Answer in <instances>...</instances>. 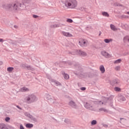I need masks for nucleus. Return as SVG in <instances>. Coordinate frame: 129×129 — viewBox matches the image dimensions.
I'll return each mask as SVG.
<instances>
[{"mask_svg": "<svg viewBox=\"0 0 129 129\" xmlns=\"http://www.w3.org/2000/svg\"><path fill=\"white\" fill-rule=\"evenodd\" d=\"M100 111H104V112H107V109L101 108L99 109Z\"/></svg>", "mask_w": 129, "mask_h": 129, "instance_id": "17", "label": "nucleus"}, {"mask_svg": "<svg viewBox=\"0 0 129 129\" xmlns=\"http://www.w3.org/2000/svg\"><path fill=\"white\" fill-rule=\"evenodd\" d=\"M124 41H127L128 42H129V37L128 36H125L124 38Z\"/></svg>", "mask_w": 129, "mask_h": 129, "instance_id": "24", "label": "nucleus"}, {"mask_svg": "<svg viewBox=\"0 0 129 129\" xmlns=\"http://www.w3.org/2000/svg\"><path fill=\"white\" fill-rule=\"evenodd\" d=\"M69 105L71 106H75V103H74L73 101H71L69 103Z\"/></svg>", "mask_w": 129, "mask_h": 129, "instance_id": "16", "label": "nucleus"}, {"mask_svg": "<svg viewBox=\"0 0 129 129\" xmlns=\"http://www.w3.org/2000/svg\"><path fill=\"white\" fill-rule=\"evenodd\" d=\"M114 69L116 71H119V70H120V66H116L115 67Z\"/></svg>", "mask_w": 129, "mask_h": 129, "instance_id": "18", "label": "nucleus"}, {"mask_svg": "<svg viewBox=\"0 0 129 129\" xmlns=\"http://www.w3.org/2000/svg\"><path fill=\"white\" fill-rule=\"evenodd\" d=\"M3 64V62H0V65H2Z\"/></svg>", "mask_w": 129, "mask_h": 129, "instance_id": "38", "label": "nucleus"}, {"mask_svg": "<svg viewBox=\"0 0 129 129\" xmlns=\"http://www.w3.org/2000/svg\"><path fill=\"white\" fill-rule=\"evenodd\" d=\"M121 62V59H118L114 61V64H118V63H120Z\"/></svg>", "mask_w": 129, "mask_h": 129, "instance_id": "14", "label": "nucleus"}, {"mask_svg": "<svg viewBox=\"0 0 129 129\" xmlns=\"http://www.w3.org/2000/svg\"><path fill=\"white\" fill-rule=\"evenodd\" d=\"M24 3H26L28 4V3H30V0H24Z\"/></svg>", "mask_w": 129, "mask_h": 129, "instance_id": "28", "label": "nucleus"}, {"mask_svg": "<svg viewBox=\"0 0 129 129\" xmlns=\"http://www.w3.org/2000/svg\"><path fill=\"white\" fill-rule=\"evenodd\" d=\"M100 71H101V73H104L105 72V69L104 68V66H100L99 68Z\"/></svg>", "mask_w": 129, "mask_h": 129, "instance_id": "9", "label": "nucleus"}, {"mask_svg": "<svg viewBox=\"0 0 129 129\" xmlns=\"http://www.w3.org/2000/svg\"><path fill=\"white\" fill-rule=\"evenodd\" d=\"M3 39L2 38H0V42H3Z\"/></svg>", "mask_w": 129, "mask_h": 129, "instance_id": "36", "label": "nucleus"}, {"mask_svg": "<svg viewBox=\"0 0 129 129\" xmlns=\"http://www.w3.org/2000/svg\"><path fill=\"white\" fill-rule=\"evenodd\" d=\"M101 101L98 102V104H101Z\"/></svg>", "mask_w": 129, "mask_h": 129, "instance_id": "37", "label": "nucleus"}, {"mask_svg": "<svg viewBox=\"0 0 129 129\" xmlns=\"http://www.w3.org/2000/svg\"><path fill=\"white\" fill-rule=\"evenodd\" d=\"M54 84L56 86H58V85H61V83H60L59 82H57V81H54Z\"/></svg>", "mask_w": 129, "mask_h": 129, "instance_id": "20", "label": "nucleus"}, {"mask_svg": "<svg viewBox=\"0 0 129 129\" xmlns=\"http://www.w3.org/2000/svg\"><path fill=\"white\" fill-rule=\"evenodd\" d=\"M114 90L115 91H120V88H118V87H115L114 88Z\"/></svg>", "mask_w": 129, "mask_h": 129, "instance_id": "26", "label": "nucleus"}, {"mask_svg": "<svg viewBox=\"0 0 129 129\" xmlns=\"http://www.w3.org/2000/svg\"><path fill=\"white\" fill-rule=\"evenodd\" d=\"M102 15L105 17H109V15H108V13H107V12H103Z\"/></svg>", "mask_w": 129, "mask_h": 129, "instance_id": "21", "label": "nucleus"}, {"mask_svg": "<svg viewBox=\"0 0 129 129\" xmlns=\"http://www.w3.org/2000/svg\"><path fill=\"white\" fill-rule=\"evenodd\" d=\"M85 106L86 108H87V109H89L90 110H94V107H93V106H91L90 104L89 103H87L85 105Z\"/></svg>", "mask_w": 129, "mask_h": 129, "instance_id": "7", "label": "nucleus"}, {"mask_svg": "<svg viewBox=\"0 0 129 129\" xmlns=\"http://www.w3.org/2000/svg\"><path fill=\"white\" fill-rule=\"evenodd\" d=\"M64 6L68 9H76L78 6V2L77 0H66Z\"/></svg>", "mask_w": 129, "mask_h": 129, "instance_id": "1", "label": "nucleus"}, {"mask_svg": "<svg viewBox=\"0 0 129 129\" xmlns=\"http://www.w3.org/2000/svg\"><path fill=\"white\" fill-rule=\"evenodd\" d=\"M10 117H6V118H5L6 121H9V120H10Z\"/></svg>", "mask_w": 129, "mask_h": 129, "instance_id": "27", "label": "nucleus"}, {"mask_svg": "<svg viewBox=\"0 0 129 129\" xmlns=\"http://www.w3.org/2000/svg\"><path fill=\"white\" fill-rule=\"evenodd\" d=\"M20 91H22V92H25L26 91H29V89L26 88V87H23L21 89Z\"/></svg>", "mask_w": 129, "mask_h": 129, "instance_id": "10", "label": "nucleus"}, {"mask_svg": "<svg viewBox=\"0 0 129 129\" xmlns=\"http://www.w3.org/2000/svg\"><path fill=\"white\" fill-rule=\"evenodd\" d=\"M26 68H27V69H30L31 68V67L27 66V67H26Z\"/></svg>", "mask_w": 129, "mask_h": 129, "instance_id": "35", "label": "nucleus"}, {"mask_svg": "<svg viewBox=\"0 0 129 129\" xmlns=\"http://www.w3.org/2000/svg\"><path fill=\"white\" fill-rule=\"evenodd\" d=\"M51 28H58L59 27V25H57V24H54L53 25H51Z\"/></svg>", "mask_w": 129, "mask_h": 129, "instance_id": "22", "label": "nucleus"}, {"mask_svg": "<svg viewBox=\"0 0 129 129\" xmlns=\"http://www.w3.org/2000/svg\"><path fill=\"white\" fill-rule=\"evenodd\" d=\"M51 97V96H50V95H48L47 96V99H50V98Z\"/></svg>", "mask_w": 129, "mask_h": 129, "instance_id": "32", "label": "nucleus"}, {"mask_svg": "<svg viewBox=\"0 0 129 129\" xmlns=\"http://www.w3.org/2000/svg\"><path fill=\"white\" fill-rule=\"evenodd\" d=\"M97 123V122L96 121V120H94L91 122V124H92L93 125H94V124H96Z\"/></svg>", "mask_w": 129, "mask_h": 129, "instance_id": "23", "label": "nucleus"}, {"mask_svg": "<svg viewBox=\"0 0 129 129\" xmlns=\"http://www.w3.org/2000/svg\"><path fill=\"white\" fill-rule=\"evenodd\" d=\"M115 84H117V83H118V81L117 80H115Z\"/></svg>", "mask_w": 129, "mask_h": 129, "instance_id": "31", "label": "nucleus"}, {"mask_svg": "<svg viewBox=\"0 0 129 129\" xmlns=\"http://www.w3.org/2000/svg\"><path fill=\"white\" fill-rule=\"evenodd\" d=\"M26 127L28 128H31V127H33V126H34V125H33V124H30V123H28L26 125Z\"/></svg>", "mask_w": 129, "mask_h": 129, "instance_id": "13", "label": "nucleus"}, {"mask_svg": "<svg viewBox=\"0 0 129 129\" xmlns=\"http://www.w3.org/2000/svg\"><path fill=\"white\" fill-rule=\"evenodd\" d=\"M67 22H68V23H73V20L71 19H68Z\"/></svg>", "mask_w": 129, "mask_h": 129, "instance_id": "25", "label": "nucleus"}, {"mask_svg": "<svg viewBox=\"0 0 129 129\" xmlns=\"http://www.w3.org/2000/svg\"><path fill=\"white\" fill-rule=\"evenodd\" d=\"M20 129H24V126H23V125H20Z\"/></svg>", "mask_w": 129, "mask_h": 129, "instance_id": "33", "label": "nucleus"}, {"mask_svg": "<svg viewBox=\"0 0 129 129\" xmlns=\"http://www.w3.org/2000/svg\"><path fill=\"white\" fill-rule=\"evenodd\" d=\"M103 104V102H102V104Z\"/></svg>", "mask_w": 129, "mask_h": 129, "instance_id": "40", "label": "nucleus"}, {"mask_svg": "<svg viewBox=\"0 0 129 129\" xmlns=\"http://www.w3.org/2000/svg\"><path fill=\"white\" fill-rule=\"evenodd\" d=\"M104 42L105 43H110V42H112V39H104Z\"/></svg>", "mask_w": 129, "mask_h": 129, "instance_id": "11", "label": "nucleus"}, {"mask_svg": "<svg viewBox=\"0 0 129 129\" xmlns=\"http://www.w3.org/2000/svg\"><path fill=\"white\" fill-rule=\"evenodd\" d=\"M76 55H80V56L85 57V56H87V53L82 50H77L76 51Z\"/></svg>", "mask_w": 129, "mask_h": 129, "instance_id": "5", "label": "nucleus"}, {"mask_svg": "<svg viewBox=\"0 0 129 129\" xmlns=\"http://www.w3.org/2000/svg\"><path fill=\"white\" fill-rule=\"evenodd\" d=\"M33 18H38V16H37V15H33Z\"/></svg>", "mask_w": 129, "mask_h": 129, "instance_id": "34", "label": "nucleus"}, {"mask_svg": "<svg viewBox=\"0 0 129 129\" xmlns=\"http://www.w3.org/2000/svg\"><path fill=\"white\" fill-rule=\"evenodd\" d=\"M8 9H14L16 11L18 10H24V4H20L19 3L11 4L8 5Z\"/></svg>", "mask_w": 129, "mask_h": 129, "instance_id": "2", "label": "nucleus"}, {"mask_svg": "<svg viewBox=\"0 0 129 129\" xmlns=\"http://www.w3.org/2000/svg\"><path fill=\"white\" fill-rule=\"evenodd\" d=\"M86 89V88L85 87H82L81 88V90H83V91H84Z\"/></svg>", "mask_w": 129, "mask_h": 129, "instance_id": "29", "label": "nucleus"}, {"mask_svg": "<svg viewBox=\"0 0 129 129\" xmlns=\"http://www.w3.org/2000/svg\"><path fill=\"white\" fill-rule=\"evenodd\" d=\"M110 28L111 29V30H112L113 31H116L117 30V29H116V28H115V26H114V25L111 24L110 25Z\"/></svg>", "mask_w": 129, "mask_h": 129, "instance_id": "12", "label": "nucleus"}, {"mask_svg": "<svg viewBox=\"0 0 129 129\" xmlns=\"http://www.w3.org/2000/svg\"><path fill=\"white\" fill-rule=\"evenodd\" d=\"M13 70H14V68L13 67H9L7 68V71H8V72H12Z\"/></svg>", "mask_w": 129, "mask_h": 129, "instance_id": "15", "label": "nucleus"}, {"mask_svg": "<svg viewBox=\"0 0 129 129\" xmlns=\"http://www.w3.org/2000/svg\"><path fill=\"white\" fill-rule=\"evenodd\" d=\"M63 77L64 79H69V75L68 74H64Z\"/></svg>", "mask_w": 129, "mask_h": 129, "instance_id": "19", "label": "nucleus"}, {"mask_svg": "<svg viewBox=\"0 0 129 129\" xmlns=\"http://www.w3.org/2000/svg\"><path fill=\"white\" fill-rule=\"evenodd\" d=\"M61 34L63 36H64V37H73V35L70 33V32L62 31L61 32Z\"/></svg>", "mask_w": 129, "mask_h": 129, "instance_id": "6", "label": "nucleus"}, {"mask_svg": "<svg viewBox=\"0 0 129 129\" xmlns=\"http://www.w3.org/2000/svg\"><path fill=\"white\" fill-rule=\"evenodd\" d=\"M37 100V97L34 95H30L25 98V101H27L29 103H32Z\"/></svg>", "mask_w": 129, "mask_h": 129, "instance_id": "3", "label": "nucleus"}, {"mask_svg": "<svg viewBox=\"0 0 129 129\" xmlns=\"http://www.w3.org/2000/svg\"><path fill=\"white\" fill-rule=\"evenodd\" d=\"M126 14H127V15H129V12H127Z\"/></svg>", "mask_w": 129, "mask_h": 129, "instance_id": "39", "label": "nucleus"}, {"mask_svg": "<svg viewBox=\"0 0 129 129\" xmlns=\"http://www.w3.org/2000/svg\"><path fill=\"white\" fill-rule=\"evenodd\" d=\"M79 44L81 47H85L87 46V43H88V41H87L86 39H80L79 42Z\"/></svg>", "mask_w": 129, "mask_h": 129, "instance_id": "4", "label": "nucleus"}, {"mask_svg": "<svg viewBox=\"0 0 129 129\" xmlns=\"http://www.w3.org/2000/svg\"><path fill=\"white\" fill-rule=\"evenodd\" d=\"M14 28H15V29H18L19 27L17 25H14Z\"/></svg>", "mask_w": 129, "mask_h": 129, "instance_id": "30", "label": "nucleus"}, {"mask_svg": "<svg viewBox=\"0 0 129 129\" xmlns=\"http://www.w3.org/2000/svg\"><path fill=\"white\" fill-rule=\"evenodd\" d=\"M101 54L102 55H103V56H104V57H106V58H108V57H110V55H109V54H108V53L106 52V51H102L101 52Z\"/></svg>", "mask_w": 129, "mask_h": 129, "instance_id": "8", "label": "nucleus"}]
</instances>
